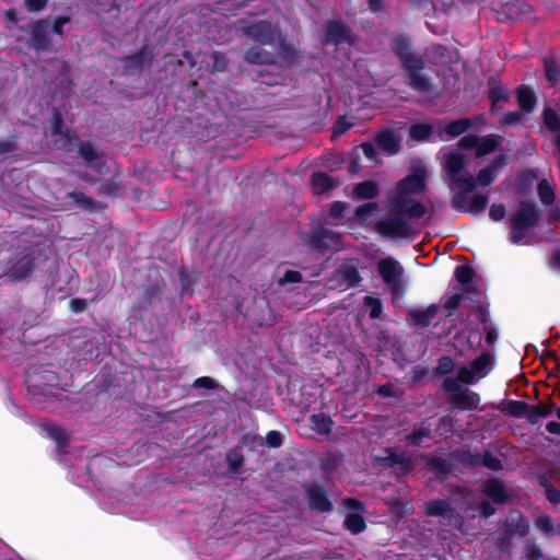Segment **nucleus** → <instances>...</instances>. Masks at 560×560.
Masks as SVG:
<instances>
[{"instance_id": "26", "label": "nucleus", "mask_w": 560, "mask_h": 560, "mask_svg": "<svg viewBox=\"0 0 560 560\" xmlns=\"http://www.w3.org/2000/svg\"><path fill=\"white\" fill-rule=\"evenodd\" d=\"M502 138L497 135H489L486 137H478L476 145V155L483 156L495 150L501 143Z\"/></svg>"}, {"instance_id": "49", "label": "nucleus", "mask_w": 560, "mask_h": 560, "mask_svg": "<svg viewBox=\"0 0 560 560\" xmlns=\"http://www.w3.org/2000/svg\"><path fill=\"white\" fill-rule=\"evenodd\" d=\"M350 129V120L347 115L341 116L332 128V138H337Z\"/></svg>"}, {"instance_id": "28", "label": "nucleus", "mask_w": 560, "mask_h": 560, "mask_svg": "<svg viewBox=\"0 0 560 560\" xmlns=\"http://www.w3.org/2000/svg\"><path fill=\"white\" fill-rule=\"evenodd\" d=\"M383 312V304L378 298L366 295L363 300L360 313L369 314L373 319L378 318Z\"/></svg>"}, {"instance_id": "7", "label": "nucleus", "mask_w": 560, "mask_h": 560, "mask_svg": "<svg viewBox=\"0 0 560 560\" xmlns=\"http://www.w3.org/2000/svg\"><path fill=\"white\" fill-rule=\"evenodd\" d=\"M21 31L28 33L27 45L36 52L52 51L49 18L38 19L26 26H22Z\"/></svg>"}, {"instance_id": "50", "label": "nucleus", "mask_w": 560, "mask_h": 560, "mask_svg": "<svg viewBox=\"0 0 560 560\" xmlns=\"http://www.w3.org/2000/svg\"><path fill=\"white\" fill-rule=\"evenodd\" d=\"M283 443L282 434L279 431L271 430L266 434V444L269 447H280Z\"/></svg>"}, {"instance_id": "5", "label": "nucleus", "mask_w": 560, "mask_h": 560, "mask_svg": "<svg viewBox=\"0 0 560 560\" xmlns=\"http://www.w3.org/2000/svg\"><path fill=\"white\" fill-rule=\"evenodd\" d=\"M465 166L466 159L462 153L448 152L444 158L443 168L451 185L470 191L474 183L471 176L464 172Z\"/></svg>"}, {"instance_id": "54", "label": "nucleus", "mask_w": 560, "mask_h": 560, "mask_svg": "<svg viewBox=\"0 0 560 560\" xmlns=\"http://www.w3.org/2000/svg\"><path fill=\"white\" fill-rule=\"evenodd\" d=\"M429 436V431L425 428L417 429L412 434L407 436L410 444L421 443L425 438Z\"/></svg>"}, {"instance_id": "53", "label": "nucleus", "mask_w": 560, "mask_h": 560, "mask_svg": "<svg viewBox=\"0 0 560 560\" xmlns=\"http://www.w3.org/2000/svg\"><path fill=\"white\" fill-rule=\"evenodd\" d=\"M454 369V362L450 357H443L440 359L436 371L441 374H447Z\"/></svg>"}, {"instance_id": "36", "label": "nucleus", "mask_w": 560, "mask_h": 560, "mask_svg": "<svg viewBox=\"0 0 560 560\" xmlns=\"http://www.w3.org/2000/svg\"><path fill=\"white\" fill-rule=\"evenodd\" d=\"M520 106L525 110H532L535 105V95L528 88H520L517 92Z\"/></svg>"}, {"instance_id": "9", "label": "nucleus", "mask_w": 560, "mask_h": 560, "mask_svg": "<svg viewBox=\"0 0 560 560\" xmlns=\"http://www.w3.org/2000/svg\"><path fill=\"white\" fill-rule=\"evenodd\" d=\"M492 366V357L483 353L474 360L469 366H462L458 370V380L463 383L470 384L476 380L485 377Z\"/></svg>"}, {"instance_id": "39", "label": "nucleus", "mask_w": 560, "mask_h": 560, "mask_svg": "<svg viewBox=\"0 0 560 560\" xmlns=\"http://www.w3.org/2000/svg\"><path fill=\"white\" fill-rule=\"evenodd\" d=\"M47 431H48L49 436L54 441H56V443L58 444L59 447H65L68 444L69 438L63 428H61L59 425H51L48 428Z\"/></svg>"}, {"instance_id": "58", "label": "nucleus", "mask_w": 560, "mask_h": 560, "mask_svg": "<svg viewBox=\"0 0 560 560\" xmlns=\"http://www.w3.org/2000/svg\"><path fill=\"white\" fill-rule=\"evenodd\" d=\"M63 119L59 112H55L52 116V135L59 136L65 130Z\"/></svg>"}, {"instance_id": "25", "label": "nucleus", "mask_w": 560, "mask_h": 560, "mask_svg": "<svg viewBox=\"0 0 560 560\" xmlns=\"http://www.w3.org/2000/svg\"><path fill=\"white\" fill-rule=\"evenodd\" d=\"M470 127L469 119H459L450 122L443 130H438L441 140L447 141L464 133Z\"/></svg>"}, {"instance_id": "4", "label": "nucleus", "mask_w": 560, "mask_h": 560, "mask_svg": "<svg viewBox=\"0 0 560 560\" xmlns=\"http://www.w3.org/2000/svg\"><path fill=\"white\" fill-rule=\"evenodd\" d=\"M394 50L404 62L405 68L409 71L410 86L419 92L428 91L430 83L427 78L419 73V70L423 67V62L410 51L409 43L404 38H397L394 42Z\"/></svg>"}, {"instance_id": "32", "label": "nucleus", "mask_w": 560, "mask_h": 560, "mask_svg": "<svg viewBox=\"0 0 560 560\" xmlns=\"http://www.w3.org/2000/svg\"><path fill=\"white\" fill-rule=\"evenodd\" d=\"M452 512L450 504L443 500L432 501L425 504V514L430 516H448Z\"/></svg>"}, {"instance_id": "30", "label": "nucleus", "mask_w": 560, "mask_h": 560, "mask_svg": "<svg viewBox=\"0 0 560 560\" xmlns=\"http://www.w3.org/2000/svg\"><path fill=\"white\" fill-rule=\"evenodd\" d=\"M225 460L228 464L229 471L231 474H237L238 470L244 465V455L242 453V447L236 446L234 448H231L225 455Z\"/></svg>"}, {"instance_id": "14", "label": "nucleus", "mask_w": 560, "mask_h": 560, "mask_svg": "<svg viewBox=\"0 0 560 560\" xmlns=\"http://www.w3.org/2000/svg\"><path fill=\"white\" fill-rule=\"evenodd\" d=\"M377 269L383 281L392 288H397L404 269L400 264L394 258L381 259L377 264Z\"/></svg>"}, {"instance_id": "6", "label": "nucleus", "mask_w": 560, "mask_h": 560, "mask_svg": "<svg viewBox=\"0 0 560 560\" xmlns=\"http://www.w3.org/2000/svg\"><path fill=\"white\" fill-rule=\"evenodd\" d=\"M537 220L536 208L530 202H522L518 210L510 219L511 235L513 243H520L534 226Z\"/></svg>"}, {"instance_id": "55", "label": "nucleus", "mask_w": 560, "mask_h": 560, "mask_svg": "<svg viewBox=\"0 0 560 560\" xmlns=\"http://www.w3.org/2000/svg\"><path fill=\"white\" fill-rule=\"evenodd\" d=\"M468 201L466 195L458 192L453 197L452 203L455 209L467 212Z\"/></svg>"}, {"instance_id": "11", "label": "nucleus", "mask_w": 560, "mask_h": 560, "mask_svg": "<svg viewBox=\"0 0 560 560\" xmlns=\"http://www.w3.org/2000/svg\"><path fill=\"white\" fill-rule=\"evenodd\" d=\"M35 267V256L27 253L15 259L10 265L4 276L12 281H22L33 273Z\"/></svg>"}, {"instance_id": "64", "label": "nucleus", "mask_w": 560, "mask_h": 560, "mask_svg": "<svg viewBox=\"0 0 560 560\" xmlns=\"http://www.w3.org/2000/svg\"><path fill=\"white\" fill-rule=\"evenodd\" d=\"M483 464L485 466L489 467L490 469H493V470H497V469H500L501 468V460L491 456V455H486L483 457Z\"/></svg>"}, {"instance_id": "21", "label": "nucleus", "mask_w": 560, "mask_h": 560, "mask_svg": "<svg viewBox=\"0 0 560 560\" xmlns=\"http://www.w3.org/2000/svg\"><path fill=\"white\" fill-rule=\"evenodd\" d=\"M452 401L459 409L471 410V409L477 408V406L479 405L480 398L476 393L470 392L468 389H464V390H459L458 393L454 394Z\"/></svg>"}, {"instance_id": "43", "label": "nucleus", "mask_w": 560, "mask_h": 560, "mask_svg": "<svg viewBox=\"0 0 560 560\" xmlns=\"http://www.w3.org/2000/svg\"><path fill=\"white\" fill-rule=\"evenodd\" d=\"M120 186L113 178L106 179L101 184L100 190L104 195H108L110 197H116L119 194Z\"/></svg>"}, {"instance_id": "27", "label": "nucleus", "mask_w": 560, "mask_h": 560, "mask_svg": "<svg viewBox=\"0 0 560 560\" xmlns=\"http://www.w3.org/2000/svg\"><path fill=\"white\" fill-rule=\"evenodd\" d=\"M60 138L61 144L59 148L67 153L73 151L74 148L81 142L77 130L70 127H66L61 135L58 136Z\"/></svg>"}, {"instance_id": "15", "label": "nucleus", "mask_w": 560, "mask_h": 560, "mask_svg": "<svg viewBox=\"0 0 560 560\" xmlns=\"http://www.w3.org/2000/svg\"><path fill=\"white\" fill-rule=\"evenodd\" d=\"M153 57L143 46L137 52L122 59L124 68L128 73L140 72L145 66L152 65Z\"/></svg>"}, {"instance_id": "16", "label": "nucleus", "mask_w": 560, "mask_h": 560, "mask_svg": "<svg viewBox=\"0 0 560 560\" xmlns=\"http://www.w3.org/2000/svg\"><path fill=\"white\" fill-rule=\"evenodd\" d=\"M348 33L349 28L341 21L330 20L326 25L325 43L338 45L349 40L350 37Z\"/></svg>"}, {"instance_id": "17", "label": "nucleus", "mask_w": 560, "mask_h": 560, "mask_svg": "<svg viewBox=\"0 0 560 560\" xmlns=\"http://www.w3.org/2000/svg\"><path fill=\"white\" fill-rule=\"evenodd\" d=\"M78 153L83 159L85 164L91 168L100 172L103 163L101 156L90 141H81L78 147Z\"/></svg>"}, {"instance_id": "59", "label": "nucleus", "mask_w": 560, "mask_h": 560, "mask_svg": "<svg viewBox=\"0 0 560 560\" xmlns=\"http://www.w3.org/2000/svg\"><path fill=\"white\" fill-rule=\"evenodd\" d=\"M477 139L478 137L474 135L465 136L458 141V147L462 149H476Z\"/></svg>"}, {"instance_id": "37", "label": "nucleus", "mask_w": 560, "mask_h": 560, "mask_svg": "<svg viewBox=\"0 0 560 560\" xmlns=\"http://www.w3.org/2000/svg\"><path fill=\"white\" fill-rule=\"evenodd\" d=\"M433 132V126L428 124H416L410 128L412 139L422 141L428 140Z\"/></svg>"}, {"instance_id": "10", "label": "nucleus", "mask_w": 560, "mask_h": 560, "mask_svg": "<svg viewBox=\"0 0 560 560\" xmlns=\"http://www.w3.org/2000/svg\"><path fill=\"white\" fill-rule=\"evenodd\" d=\"M164 288L165 283L161 278H158L152 283L144 285L142 294L133 305V308L140 312L152 310L161 302V295Z\"/></svg>"}, {"instance_id": "60", "label": "nucleus", "mask_w": 560, "mask_h": 560, "mask_svg": "<svg viewBox=\"0 0 560 560\" xmlns=\"http://www.w3.org/2000/svg\"><path fill=\"white\" fill-rule=\"evenodd\" d=\"M489 215L494 221H499L505 215V208L502 205H492L489 211Z\"/></svg>"}, {"instance_id": "19", "label": "nucleus", "mask_w": 560, "mask_h": 560, "mask_svg": "<svg viewBox=\"0 0 560 560\" xmlns=\"http://www.w3.org/2000/svg\"><path fill=\"white\" fill-rule=\"evenodd\" d=\"M401 138L392 130H384L376 138L377 147L387 154H395L400 147Z\"/></svg>"}, {"instance_id": "38", "label": "nucleus", "mask_w": 560, "mask_h": 560, "mask_svg": "<svg viewBox=\"0 0 560 560\" xmlns=\"http://www.w3.org/2000/svg\"><path fill=\"white\" fill-rule=\"evenodd\" d=\"M488 203V197L482 194H476L469 198L467 212L479 213L483 211Z\"/></svg>"}, {"instance_id": "23", "label": "nucleus", "mask_w": 560, "mask_h": 560, "mask_svg": "<svg viewBox=\"0 0 560 560\" xmlns=\"http://www.w3.org/2000/svg\"><path fill=\"white\" fill-rule=\"evenodd\" d=\"M438 313L436 305H430L425 308L411 310L408 313V318L418 326H428Z\"/></svg>"}, {"instance_id": "33", "label": "nucleus", "mask_w": 560, "mask_h": 560, "mask_svg": "<svg viewBox=\"0 0 560 560\" xmlns=\"http://www.w3.org/2000/svg\"><path fill=\"white\" fill-rule=\"evenodd\" d=\"M538 196L544 205H551L555 200V188L547 179H542L538 185Z\"/></svg>"}, {"instance_id": "61", "label": "nucleus", "mask_w": 560, "mask_h": 560, "mask_svg": "<svg viewBox=\"0 0 560 560\" xmlns=\"http://www.w3.org/2000/svg\"><path fill=\"white\" fill-rule=\"evenodd\" d=\"M536 526L547 533L552 528L551 520L547 515H540L536 518Z\"/></svg>"}, {"instance_id": "42", "label": "nucleus", "mask_w": 560, "mask_h": 560, "mask_svg": "<svg viewBox=\"0 0 560 560\" xmlns=\"http://www.w3.org/2000/svg\"><path fill=\"white\" fill-rule=\"evenodd\" d=\"M278 52L283 60L290 63L295 62L298 58V51L295 50V48L285 42L280 43Z\"/></svg>"}, {"instance_id": "62", "label": "nucleus", "mask_w": 560, "mask_h": 560, "mask_svg": "<svg viewBox=\"0 0 560 560\" xmlns=\"http://www.w3.org/2000/svg\"><path fill=\"white\" fill-rule=\"evenodd\" d=\"M463 300V295L462 294H454L452 295L450 299H447L444 303V307L446 310H455L458 307V305L460 304Z\"/></svg>"}, {"instance_id": "13", "label": "nucleus", "mask_w": 560, "mask_h": 560, "mask_svg": "<svg viewBox=\"0 0 560 560\" xmlns=\"http://www.w3.org/2000/svg\"><path fill=\"white\" fill-rule=\"evenodd\" d=\"M504 164H505V156L500 155V156L495 158L491 162V164L481 168L479 171L478 175L476 176V178L471 177V182L474 183L471 186V190L478 186L487 187V186L491 185L497 179V177L500 174V171L504 166Z\"/></svg>"}, {"instance_id": "8", "label": "nucleus", "mask_w": 560, "mask_h": 560, "mask_svg": "<svg viewBox=\"0 0 560 560\" xmlns=\"http://www.w3.org/2000/svg\"><path fill=\"white\" fill-rule=\"evenodd\" d=\"M240 30L243 35L259 43L260 45L273 44L278 35L277 28L269 21L248 23L246 25H242Z\"/></svg>"}, {"instance_id": "48", "label": "nucleus", "mask_w": 560, "mask_h": 560, "mask_svg": "<svg viewBox=\"0 0 560 560\" xmlns=\"http://www.w3.org/2000/svg\"><path fill=\"white\" fill-rule=\"evenodd\" d=\"M302 281V273L298 270H287L283 276L278 280L280 285L288 283H298Z\"/></svg>"}, {"instance_id": "12", "label": "nucleus", "mask_w": 560, "mask_h": 560, "mask_svg": "<svg viewBox=\"0 0 560 560\" xmlns=\"http://www.w3.org/2000/svg\"><path fill=\"white\" fill-rule=\"evenodd\" d=\"M308 505L312 510L326 513L334 509L325 488L320 485H312L305 488Z\"/></svg>"}, {"instance_id": "52", "label": "nucleus", "mask_w": 560, "mask_h": 560, "mask_svg": "<svg viewBox=\"0 0 560 560\" xmlns=\"http://www.w3.org/2000/svg\"><path fill=\"white\" fill-rule=\"evenodd\" d=\"M301 398L299 400H295L294 397H292V401L296 404L298 408L300 409H308L310 406L312 405L313 400L311 398V396H307V386H302L301 387Z\"/></svg>"}, {"instance_id": "31", "label": "nucleus", "mask_w": 560, "mask_h": 560, "mask_svg": "<svg viewBox=\"0 0 560 560\" xmlns=\"http://www.w3.org/2000/svg\"><path fill=\"white\" fill-rule=\"evenodd\" d=\"M311 424H312V429L314 431H316L317 433L328 434L331 431L334 422L330 419V417H328L324 413H318V415L311 416Z\"/></svg>"}, {"instance_id": "22", "label": "nucleus", "mask_w": 560, "mask_h": 560, "mask_svg": "<svg viewBox=\"0 0 560 560\" xmlns=\"http://www.w3.org/2000/svg\"><path fill=\"white\" fill-rule=\"evenodd\" d=\"M336 183L332 177L326 173L316 172L312 174L311 187L315 195H323L335 187Z\"/></svg>"}, {"instance_id": "3", "label": "nucleus", "mask_w": 560, "mask_h": 560, "mask_svg": "<svg viewBox=\"0 0 560 560\" xmlns=\"http://www.w3.org/2000/svg\"><path fill=\"white\" fill-rule=\"evenodd\" d=\"M304 241L311 250L320 256L330 257L345 247L341 234L328 229L322 223L312 224Z\"/></svg>"}, {"instance_id": "2", "label": "nucleus", "mask_w": 560, "mask_h": 560, "mask_svg": "<svg viewBox=\"0 0 560 560\" xmlns=\"http://www.w3.org/2000/svg\"><path fill=\"white\" fill-rule=\"evenodd\" d=\"M377 211L378 205L376 202H368L355 209L352 219L363 226L372 228L384 237L404 238L410 236L412 231L408 220L394 213L376 220Z\"/></svg>"}, {"instance_id": "46", "label": "nucleus", "mask_w": 560, "mask_h": 560, "mask_svg": "<svg viewBox=\"0 0 560 560\" xmlns=\"http://www.w3.org/2000/svg\"><path fill=\"white\" fill-rule=\"evenodd\" d=\"M48 0H24V8L28 13H38L45 10Z\"/></svg>"}, {"instance_id": "29", "label": "nucleus", "mask_w": 560, "mask_h": 560, "mask_svg": "<svg viewBox=\"0 0 560 560\" xmlns=\"http://www.w3.org/2000/svg\"><path fill=\"white\" fill-rule=\"evenodd\" d=\"M483 492L487 497L491 498L494 502L502 503L506 500L508 495L503 485L498 480H490L485 485Z\"/></svg>"}, {"instance_id": "35", "label": "nucleus", "mask_w": 560, "mask_h": 560, "mask_svg": "<svg viewBox=\"0 0 560 560\" xmlns=\"http://www.w3.org/2000/svg\"><path fill=\"white\" fill-rule=\"evenodd\" d=\"M211 63V72H224L229 65V58L226 54L222 51H213L210 55Z\"/></svg>"}, {"instance_id": "20", "label": "nucleus", "mask_w": 560, "mask_h": 560, "mask_svg": "<svg viewBox=\"0 0 560 560\" xmlns=\"http://www.w3.org/2000/svg\"><path fill=\"white\" fill-rule=\"evenodd\" d=\"M381 192L380 185L375 180H364L352 187V194L358 199L371 200L376 198Z\"/></svg>"}, {"instance_id": "1", "label": "nucleus", "mask_w": 560, "mask_h": 560, "mask_svg": "<svg viewBox=\"0 0 560 560\" xmlns=\"http://www.w3.org/2000/svg\"><path fill=\"white\" fill-rule=\"evenodd\" d=\"M427 178V168L419 164L413 167L411 175L399 180L387 196L386 208L389 213L400 215L408 221L422 218L427 209L421 202L415 200L412 195L420 194L425 189Z\"/></svg>"}, {"instance_id": "41", "label": "nucleus", "mask_w": 560, "mask_h": 560, "mask_svg": "<svg viewBox=\"0 0 560 560\" xmlns=\"http://www.w3.org/2000/svg\"><path fill=\"white\" fill-rule=\"evenodd\" d=\"M361 510V503L354 499H352V534H358L365 528L364 520L354 514Z\"/></svg>"}, {"instance_id": "44", "label": "nucleus", "mask_w": 560, "mask_h": 560, "mask_svg": "<svg viewBox=\"0 0 560 560\" xmlns=\"http://www.w3.org/2000/svg\"><path fill=\"white\" fill-rule=\"evenodd\" d=\"M192 387L212 390L217 389L219 387V384L214 378L210 376H201L194 381Z\"/></svg>"}, {"instance_id": "24", "label": "nucleus", "mask_w": 560, "mask_h": 560, "mask_svg": "<svg viewBox=\"0 0 560 560\" xmlns=\"http://www.w3.org/2000/svg\"><path fill=\"white\" fill-rule=\"evenodd\" d=\"M66 199L72 200L82 210L96 212L101 209L98 202L82 191L73 190L66 195Z\"/></svg>"}, {"instance_id": "40", "label": "nucleus", "mask_w": 560, "mask_h": 560, "mask_svg": "<svg viewBox=\"0 0 560 560\" xmlns=\"http://www.w3.org/2000/svg\"><path fill=\"white\" fill-rule=\"evenodd\" d=\"M544 122L549 130L553 132L560 131V117L555 110L550 108L545 109Z\"/></svg>"}, {"instance_id": "51", "label": "nucleus", "mask_w": 560, "mask_h": 560, "mask_svg": "<svg viewBox=\"0 0 560 560\" xmlns=\"http://www.w3.org/2000/svg\"><path fill=\"white\" fill-rule=\"evenodd\" d=\"M545 71H546V77L549 80V82L556 83L559 80L560 74H559V70H558V67L555 61H552V60L546 61L545 62Z\"/></svg>"}, {"instance_id": "57", "label": "nucleus", "mask_w": 560, "mask_h": 560, "mask_svg": "<svg viewBox=\"0 0 560 560\" xmlns=\"http://www.w3.org/2000/svg\"><path fill=\"white\" fill-rule=\"evenodd\" d=\"M69 305H70V310L73 313L80 314V313L84 312L88 308L89 302L85 299L77 298V299L70 300Z\"/></svg>"}, {"instance_id": "34", "label": "nucleus", "mask_w": 560, "mask_h": 560, "mask_svg": "<svg viewBox=\"0 0 560 560\" xmlns=\"http://www.w3.org/2000/svg\"><path fill=\"white\" fill-rule=\"evenodd\" d=\"M346 211V203L342 201H334L330 205L328 215L325 220L327 225H335L336 221L343 218V213Z\"/></svg>"}, {"instance_id": "18", "label": "nucleus", "mask_w": 560, "mask_h": 560, "mask_svg": "<svg viewBox=\"0 0 560 560\" xmlns=\"http://www.w3.org/2000/svg\"><path fill=\"white\" fill-rule=\"evenodd\" d=\"M244 60L249 65H273L275 56L270 51L254 45L244 52Z\"/></svg>"}, {"instance_id": "45", "label": "nucleus", "mask_w": 560, "mask_h": 560, "mask_svg": "<svg viewBox=\"0 0 560 560\" xmlns=\"http://www.w3.org/2000/svg\"><path fill=\"white\" fill-rule=\"evenodd\" d=\"M70 22V18L67 15H59L54 19L52 24L50 23V33L61 37L63 35V26Z\"/></svg>"}, {"instance_id": "47", "label": "nucleus", "mask_w": 560, "mask_h": 560, "mask_svg": "<svg viewBox=\"0 0 560 560\" xmlns=\"http://www.w3.org/2000/svg\"><path fill=\"white\" fill-rule=\"evenodd\" d=\"M455 278L458 282L466 284L472 279V270L468 266H458L455 269Z\"/></svg>"}, {"instance_id": "63", "label": "nucleus", "mask_w": 560, "mask_h": 560, "mask_svg": "<svg viewBox=\"0 0 560 560\" xmlns=\"http://www.w3.org/2000/svg\"><path fill=\"white\" fill-rule=\"evenodd\" d=\"M443 388L446 392L455 393L456 394V393L459 392L458 381L454 380V378H445V381L443 382Z\"/></svg>"}, {"instance_id": "56", "label": "nucleus", "mask_w": 560, "mask_h": 560, "mask_svg": "<svg viewBox=\"0 0 560 560\" xmlns=\"http://www.w3.org/2000/svg\"><path fill=\"white\" fill-rule=\"evenodd\" d=\"M18 148L15 137L0 140V156L15 151Z\"/></svg>"}]
</instances>
